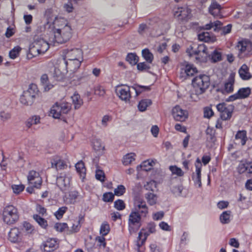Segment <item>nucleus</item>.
<instances>
[{"mask_svg":"<svg viewBox=\"0 0 252 252\" xmlns=\"http://www.w3.org/2000/svg\"><path fill=\"white\" fill-rule=\"evenodd\" d=\"M186 52L189 57L196 56L197 53V48L194 49V47L190 45L187 49Z\"/></svg>","mask_w":252,"mask_h":252,"instance_id":"obj_62","label":"nucleus"},{"mask_svg":"<svg viewBox=\"0 0 252 252\" xmlns=\"http://www.w3.org/2000/svg\"><path fill=\"white\" fill-rule=\"evenodd\" d=\"M38 88L35 84H31L28 90L24 91L20 98V102L25 105H31L38 93Z\"/></svg>","mask_w":252,"mask_h":252,"instance_id":"obj_3","label":"nucleus"},{"mask_svg":"<svg viewBox=\"0 0 252 252\" xmlns=\"http://www.w3.org/2000/svg\"><path fill=\"white\" fill-rule=\"evenodd\" d=\"M137 68L140 71H145L149 69L150 66L147 63L143 62L137 63Z\"/></svg>","mask_w":252,"mask_h":252,"instance_id":"obj_61","label":"nucleus"},{"mask_svg":"<svg viewBox=\"0 0 252 252\" xmlns=\"http://www.w3.org/2000/svg\"><path fill=\"white\" fill-rule=\"evenodd\" d=\"M63 7L64 10L67 13L72 12L74 10L72 3L69 0H68L67 3L63 4Z\"/></svg>","mask_w":252,"mask_h":252,"instance_id":"obj_57","label":"nucleus"},{"mask_svg":"<svg viewBox=\"0 0 252 252\" xmlns=\"http://www.w3.org/2000/svg\"><path fill=\"white\" fill-rule=\"evenodd\" d=\"M142 54L143 57L148 63H152L154 59V56L149 49H143Z\"/></svg>","mask_w":252,"mask_h":252,"instance_id":"obj_39","label":"nucleus"},{"mask_svg":"<svg viewBox=\"0 0 252 252\" xmlns=\"http://www.w3.org/2000/svg\"><path fill=\"white\" fill-rule=\"evenodd\" d=\"M57 247L58 244L54 239L47 240L42 245V248L44 252H52L54 251Z\"/></svg>","mask_w":252,"mask_h":252,"instance_id":"obj_20","label":"nucleus"},{"mask_svg":"<svg viewBox=\"0 0 252 252\" xmlns=\"http://www.w3.org/2000/svg\"><path fill=\"white\" fill-rule=\"evenodd\" d=\"M67 209V208L66 207H61L55 213L54 215L58 219H60L62 218L63 215L66 212Z\"/></svg>","mask_w":252,"mask_h":252,"instance_id":"obj_53","label":"nucleus"},{"mask_svg":"<svg viewBox=\"0 0 252 252\" xmlns=\"http://www.w3.org/2000/svg\"><path fill=\"white\" fill-rule=\"evenodd\" d=\"M252 46V43L250 41H240L238 42L237 45V49L239 51V54L250 52ZM240 56V55H239Z\"/></svg>","mask_w":252,"mask_h":252,"instance_id":"obj_23","label":"nucleus"},{"mask_svg":"<svg viewBox=\"0 0 252 252\" xmlns=\"http://www.w3.org/2000/svg\"><path fill=\"white\" fill-rule=\"evenodd\" d=\"M251 92V89L249 87L240 89L237 93L230 96L227 101H232L237 99L246 98L250 94Z\"/></svg>","mask_w":252,"mask_h":252,"instance_id":"obj_16","label":"nucleus"},{"mask_svg":"<svg viewBox=\"0 0 252 252\" xmlns=\"http://www.w3.org/2000/svg\"><path fill=\"white\" fill-rule=\"evenodd\" d=\"M221 6L216 1H213L209 7V12L214 17H220Z\"/></svg>","mask_w":252,"mask_h":252,"instance_id":"obj_22","label":"nucleus"},{"mask_svg":"<svg viewBox=\"0 0 252 252\" xmlns=\"http://www.w3.org/2000/svg\"><path fill=\"white\" fill-rule=\"evenodd\" d=\"M67 225L65 223H57L55 225V228L59 231H63L66 228H67Z\"/></svg>","mask_w":252,"mask_h":252,"instance_id":"obj_64","label":"nucleus"},{"mask_svg":"<svg viewBox=\"0 0 252 252\" xmlns=\"http://www.w3.org/2000/svg\"><path fill=\"white\" fill-rule=\"evenodd\" d=\"M83 59V53L79 48L72 49L67 51L65 58L63 59L65 64H69L71 65L73 60L76 59V66H78L79 64V60Z\"/></svg>","mask_w":252,"mask_h":252,"instance_id":"obj_7","label":"nucleus"},{"mask_svg":"<svg viewBox=\"0 0 252 252\" xmlns=\"http://www.w3.org/2000/svg\"><path fill=\"white\" fill-rule=\"evenodd\" d=\"M93 148L98 155H101L104 149V146L100 140L94 139L93 141Z\"/></svg>","mask_w":252,"mask_h":252,"instance_id":"obj_31","label":"nucleus"},{"mask_svg":"<svg viewBox=\"0 0 252 252\" xmlns=\"http://www.w3.org/2000/svg\"><path fill=\"white\" fill-rule=\"evenodd\" d=\"M95 178L97 180L101 182H103L105 180V174L101 170H96L95 172Z\"/></svg>","mask_w":252,"mask_h":252,"instance_id":"obj_56","label":"nucleus"},{"mask_svg":"<svg viewBox=\"0 0 252 252\" xmlns=\"http://www.w3.org/2000/svg\"><path fill=\"white\" fill-rule=\"evenodd\" d=\"M132 88L135 91L137 95H139L144 91L150 90L149 87L141 85H136L135 87H132Z\"/></svg>","mask_w":252,"mask_h":252,"instance_id":"obj_49","label":"nucleus"},{"mask_svg":"<svg viewBox=\"0 0 252 252\" xmlns=\"http://www.w3.org/2000/svg\"><path fill=\"white\" fill-rule=\"evenodd\" d=\"M152 103V101L150 99H145L141 100L138 105L139 111L141 112L145 111L147 108Z\"/></svg>","mask_w":252,"mask_h":252,"instance_id":"obj_33","label":"nucleus"},{"mask_svg":"<svg viewBox=\"0 0 252 252\" xmlns=\"http://www.w3.org/2000/svg\"><path fill=\"white\" fill-rule=\"evenodd\" d=\"M40 29L41 32L43 29L52 32L49 40L54 44L65 43L71 38L72 35V29L70 24L63 18H56L53 24L47 22Z\"/></svg>","mask_w":252,"mask_h":252,"instance_id":"obj_1","label":"nucleus"},{"mask_svg":"<svg viewBox=\"0 0 252 252\" xmlns=\"http://www.w3.org/2000/svg\"><path fill=\"white\" fill-rule=\"evenodd\" d=\"M222 25L221 23L219 21H216L214 22H210L209 24H207L203 26L202 28L203 30H209L213 29L215 32H218L220 30L221 32V34L225 35L231 32L232 26L231 24H228L226 26L223 27L221 28Z\"/></svg>","mask_w":252,"mask_h":252,"instance_id":"obj_8","label":"nucleus"},{"mask_svg":"<svg viewBox=\"0 0 252 252\" xmlns=\"http://www.w3.org/2000/svg\"><path fill=\"white\" fill-rule=\"evenodd\" d=\"M23 226L27 234H32L34 230L33 227L30 223L24 222Z\"/></svg>","mask_w":252,"mask_h":252,"instance_id":"obj_60","label":"nucleus"},{"mask_svg":"<svg viewBox=\"0 0 252 252\" xmlns=\"http://www.w3.org/2000/svg\"><path fill=\"white\" fill-rule=\"evenodd\" d=\"M94 94L100 96H103L105 94V91L102 87L98 86L94 88Z\"/></svg>","mask_w":252,"mask_h":252,"instance_id":"obj_58","label":"nucleus"},{"mask_svg":"<svg viewBox=\"0 0 252 252\" xmlns=\"http://www.w3.org/2000/svg\"><path fill=\"white\" fill-rule=\"evenodd\" d=\"M27 178L29 183L34 188L39 189L40 187L42 181L38 172L34 170L30 171Z\"/></svg>","mask_w":252,"mask_h":252,"instance_id":"obj_13","label":"nucleus"},{"mask_svg":"<svg viewBox=\"0 0 252 252\" xmlns=\"http://www.w3.org/2000/svg\"><path fill=\"white\" fill-rule=\"evenodd\" d=\"M198 39L200 41H204L206 42H214L216 40V38L208 32H203L198 35Z\"/></svg>","mask_w":252,"mask_h":252,"instance_id":"obj_29","label":"nucleus"},{"mask_svg":"<svg viewBox=\"0 0 252 252\" xmlns=\"http://www.w3.org/2000/svg\"><path fill=\"white\" fill-rule=\"evenodd\" d=\"M238 73L240 78L243 80H248L252 78V75L249 72V68L246 64H243L238 70Z\"/></svg>","mask_w":252,"mask_h":252,"instance_id":"obj_26","label":"nucleus"},{"mask_svg":"<svg viewBox=\"0 0 252 252\" xmlns=\"http://www.w3.org/2000/svg\"><path fill=\"white\" fill-rule=\"evenodd\" d=\"M126 60L130 64L134 65L138 62V57L135 54L130 53L127 55Z\"/></svg>","mask_w":252,"mask_h":252,"instance_id":"obj_46","label":"nucleus"},{"mask_svg":"<svg viewBox=\"0 0 252 252\" xmlns=\"http://www.w3.org/2000/svg\"><path fill=\"white\" fill-rule=\"evenodd\" d=\"M135 154L134 153H129L124 156L123 159V163L125 165H128L131 164L135 160Z\"/></svg>","mask_w":252,"mask_h":252,"instance_id":"obj_32","label":"nucleus"},{"mask_svg":"<svg viewBox=\"0 0 252 252\" xmlns=\"http://www.w3.org/2000/svg\"><path fill=\"white\" fill-rule=\"evenodd\" d=\"M114 207L118 210H123L125 208V204L122 200L118 199L114 202Z\"/></svg>","mask_w":252,"mask_h":252,"instance_id":"obj_55","label":"nucleus"},{"mask_svg":"<svg viewBox=\"0 0 252 252\" xmlns=\"http://www.w3.org/2000/svg\"><path fill=\"white\" fill-rule=\"evenodd\" d=\"M218 111L220 112V117L222 120H228L230 119L234 110V106L225 103H220L216 106Z\"/></svg>","mask_w":252,"mask_h":252,"instance_id":"obj_9","label":"nucleus"},{"mask_svg":"<svg viewBox=\"0 0 252 252\" xmlns=\"http://www.w3.org/2000/svg\"><path fill=\"white\" fill-rule=\"evenodd\" d=\"M41 54H42L41 49H39V48H36L35 44L33 42L30 47L28 55H31L32 56H36Z\"/></svg>","mask_w":252,"mask_h":252,"instance_id":"obj_41","label":"nucleus"},{"mask_svg":"<svg viewBox=\"0 0 252 252\" xmlns=\"http://www.w3.org/2000/svg\"><path fill=\"white\" fill-rule=\"evenodd\" d=\"M208 56H209V53L205 45L204 44L199 45L197 47V53L195 56L196 60L200 62H205L207 61Z\"/></svg>","mask_w":252,"mask_h":252,"instance_id":"obj_15","label":"nucleus"},{"mask_svg":"<svg viewBox=\"0 0 252 252\" xmlns=\"http://www.w3.org/2000/svg\"><path fill=\"white\" fill-rule=\"evenodd\" d=\"M116 93L121 99L126 102L129 101L131 97L130 88L127 86L123 85L117 87Z\"/></svg>","mask_w":252,"mask_h":252,"instance_id":"obj_14","label":"nucleus"},{"mask_svg":"<svg viewBox=\"0 0 252 252\" xmlns=\"http://www.w3.org/2000/svg\"><path fill=\"white\" fill-rule=\"evenodd\" d=\"M148 214V208L146 202L140 198L136 199L128 216V227L130 234L138 230L141 225L142 218L146 217Z\"/></svg>","mask_w":252,"mask_h":252,"instance_id":"obj_2","label":"nucleus"},{"mask_svg":"<svg viewBox=\"0 0 252 252\" xmlns=\"http://www.w3.org/2000/svg\"><path fill=\"white\" fill-rule=\"evenodd\" d=\"M246 140V131L245 130L239 131L235 135V144L243 146L245 144Z\"/></svg>","mask_w":252,"mask_h":252,"instance_id":"obj_28","label":"nucleus"},{"mask_svg":"<svg viewBox=\"0 0 252 252\" xmlns=\"http://www.w3.org/2000/svg\"><path fill=\"white\" fill-rule=\"evenodd\" d=\"M172 115L176 121L184 122L188 117V112L179 105H176L172 109Z\"/></svg>","mask_w":252,"mask_h":252,"instance_id":"obj_12","label":"nucleus"},{"mask_svg":"<svg viewBox=\"0 0 252 252\" xmlns=\"http://www.w3.org/2000/svg\"><path fill=\"white\" fill-rule=\"evenodd\" d=\"M192 83L196 93L202 94L209 86L210 78L206 75H199L192 80Z\"/></svg>","mask_w":252,"mask_h":252,"instance_id":"obj_5","label":"nucleus"},{"mask_svg":"<svg viewBox=\"0 0 252 252\" xmlns=\"http://www.w3.org/2000/svg\"><path fill=\"white\" fill-rule=\"evenodd\" d=\"M211 59L214 63L220 61L221 60V53L216 50L214 51L211 54Z\"/></svg>","mask_w":252,"mask_h":252,"instance_id":"obj_52","label":"nucleus"},{"mask_svg":"<svg viewBox=\"0 0 252 252\" xmlns=\"http://www.w3.org/2000/svg\"><path fill=\"white\" fill-rule=\"evenodd\" d=\"M53 75L56 79L60 80L63 78L64 73L59 68L54 67Z\"/></svg>","mask_w":252,"mask_h":252,"instance_id":"obj_50","label":"nucleus"},{"mask_svg":"<svg viewBox=\"0 0 252 252\" xmlns=\"http://www.w3.org/2000/svg\"><path fill=\"white\" fill-rule=\"evenodd\" d=\"M169 169L173 174L176 175L178 176H182L184 175V172L182 170L176 166H171Z\"/></svg>","mask_w":252,"mask_h":252,"instance_id":"obj_47","label":"nucleus"},{"mask_svg":"<svg viewBox=\"0 0 252 252\" xmlns=\"http://www.w3.org/2000/svg\"><path fill=\"white\" fill-rule=\"evenodd\" d=\"M75 168L80 176L84 178L86 174V168L83 162L80 161L77 162L75 165Z\"/></svg>","mask_w":252,"mask_h":252,"instance_id":"obj_35","label":"nucleus"},{"mask_svg":"<svg viewBox=\"0 0 252 252\" xmlns=\"http://www.w3.org/2000/svg\"><path fill=\"white\" fill-rule=\"evenodd\" d=\"M110 231L109 225L107 223H103L100 227V233L102 236L106 235Z\"/></svg>","mask_w":252,"mask_h":252,"instance_id":"obj_48","label":"nucleus"},{"mask_svg":"<svg viewBox=\"0 0 252 252\" xmlns=\"http://www.w3.org/2000/svg\"><path fill=\"white\" fill-rule=\"evenodd\" d=\"M71 177L69 174L61 173L57 177L56 184L62 191L67 190L70 186Z\"/></svg>","mask_w":252,"mask_h":252,"instance_id":"obj_11","label":"nucleus"},{"mask_svg":"<svg viewBox=\"0 0 252 252\" xmlns=\"http://www.w3.org/2000/svg\"><path fill=\"white\" fill-rule=\"evenodd\" d=\"M230 214L231 212L230 211H226L223 212L220 217V222L223 224L228 223L230 220Z\"/></svg>","mask_w":252,"mask_h":252,"instance_id":"obj_36","label":"nucleus"},{"mask_svg":"<svg viewBox=\"0 0 252 252\" xmlns=\"http://www.w3.org/2000/svg\"><path fill=\"white\" fill-rule=\"evenodd\" d=\"M183 189V187L181 185H176L171 187V191L175 195L177 196H180L182 195V191Z\"/></svg>","mask_w":252,"mask_h":252,"instance_id":"obj_44","label":"nucleus"},{"mask_svg":"<svg viewBox=\"0 0 252 252\" xmlns=\"http://www.w3.org/2000/svg\"><path fill=\"white\" fill-rule=\"evenodd\" d=\"M36 48L41 49V53H44L49 48V43L42 38L37 37L33 42Z\"/></svg>","mask_w":252,"mask_h":252,"instance_id":"obj_25","label":"nucleus"},{"mask_svg":"<svg viewBox=\"0 0 252 252\" xmlns=\"http://www.w3.org/2000/svg\"><path fill=\"white\" fill-rule=\"evenodd\" d=\"M72 102L74 105L75 109L79 108L83 104V100L80 98V96L78 94H74L71 96Z\"/></svg>","mask_w":252,"mask_h":252,"instance_id":"obj_34","label":"nucleus"},{"mask_svg":"<svg viewBox=\"0 0 252 252\" xmlns=\"http://www.w3.org/2000/svg\"><path fill=\"white\" fill-rule=\"evenodd\" d=\"M33 218L42 227L45 228L47 226L48 224L47 221L40 216L38 215H34L33 216Z\"/></svg>","mask_w":252,"mask_h":252,"instance_id":"obj_42","label":"nucleus"},{"mask_svg":"<svg viewBox=\"0 0 252 252\" xmlns=\"http://www.w3.org/2000/svg\"><path fill=\"white\" fill-rule=\"evenodd\" d=\"M237 170L240 174L252 173V162L241 161L238 166Z\"/></svg>","mask_w":252,"mask_h":252,"instance_id":"obj_21","label":"nucleus"},{"mask_svg":"<svg viewBox=\"0 0 252 252\" xmlns=\"http://www.w3.org/2000/svg\"><path fill=\"white\" fill-rule=\"evenodd\" d=\"M157 183L154 181L151 180L149 182H147L144 185V188L146 190H151L153 191H155L157 189Z\"/></svg>","mask_w":252,"mask_h":252,"instance_id":"obj_43","label":"nucleus"},{"mask_svg":"<svg viewBox=\"0 0 252 252\" xmlns=\"http://www.w3.org/2000/svg\"><path fill=\"white\" fill-rule=\"evenodd\" d=\"M145 198L150 205H154L157 203L158 197L156 194L151 192L145 194Z\"/></svg>","mask_w":252,"mask_h":252,"instance_id":"obj_38","label":"nucleus"},{"mask_svg":"<svg viewBox=\"0 0 252 252\" xmlns=\"http://www.w3.org/2000/svg\"><path fill=\"white\" fill-rule=\"evenodd\" d=\"M126 191V188L123 185H119L114 189V194L117 196L122 195Z\"/></svg>","mask_w":252,"mask_h":252,"instance_id":"obj_54","label":"nucleus"},{"mask_svg":"<svg viewBox=\"0 0 252 252\" xmlns=\"http://www.w3.org/2000/svg\"><path fill=\"white\" fill-rule=\"evenodd\" d=\"M78 196V192L75 190L69 191L65 194L64 197V200L66 204H74L76 202Z\"/></svg>","mask_w":252,"mask_h":252,"instance_id":"obj_27","label":"nucleus"},{"mask_svg":"<svg viewBox=\"0 0 252 252\" xmlns=\"http://www.w3.org/2000/svg\"><path fill=\"white\" fill-rule=\"evenodd\" d=\"M3 221L7 224L14 223L19 219L17 209L12 205L6 206L3 211Z\"/></svg>","mask_w":252,"mask_h":252,"instance_id":"obj_6","label":"nucleus"},{"mask_svg":"<svg viewBox=\"0 0 252 252\" xmlns=\"http://www.w3.org/2000/svg\"><path fill=\"white\" fill-rule=\"evenodd\" d=\"M40 117L38 116H33L30 118L26 122L25 124L27 127L30 128L32 125H36L40 123Z\"/></svg>","mask_w":252,"mask_h":252,"instance_id":"obj_37","label":"nucleus"},{"mask_svg":"<svg viewBox=\"0 0 252 252\" xmlns=\"http://www.w3.org/2000/svg\"><path fill=\"white\" fill-rule=\"evenodd\" d=\"M22 234L19 229L13 228L10 230L8 234V239L12 243H18L22 240Z\"/></svg>","mask_w":252,"mask_h":252,"instance_id":"obj_19","label":"nucleus"},{"mask_svg":"<svg viewBox=\"0 0 252 252\" xmlns=\"http://www.w3.org/2000/svg\"><path fill=\"white\" fill-rule=\"evenodd\" d=\"M71 109V104L68 102H56L51 107L50 114L54 118L60 119L63 115L67 114Z\"/></svg>","mask_w":252,"mask_h":252,"instance_id":"obj_4","label":"nucleus"},{"mask_svg":"<svg viewBox=\"0 0 252 252\" xmlns=\"http://www.w3.org/2000/svg\"><path fill=\"white\" fill-rule=\"evenodd\" d=\"M21 50V48L19 46L15 47L9 52V57L11 59H14L17 57Z\"/></svg>","mask_w":252,"mask_h":252,"instance_id":"obj_45","label":"nucleus"},{"mask_svg":"<svg viewBox=\"0 0 252 252\" xmlns=\"http://www.w3.org/2000/svg\"><path fill=\"white\" fill-rule=\"evenodd\" d=\"M156 225L154 223H150L148 224L146 229H142L138 234V238L142 239L143 243L147 239V237L152 233L156 232Z\"/></svg>","mask_w":252,"mask_h":252,"instance_id":"obj_17","label":"nucleus"},{"mask_svg":"<svg viewBox=\"0 0 252 252\" xmlns=\"http://www.w3.org/2000/svg\"><path fill=\"white\" fill-rule=\"evenodd\" d=\"M174 16L181 22H187L191 17V10L187 6L178 7L175 8Z\"/></svg>","mask_w":252,"mask_h":252,"instance_id":"obj_10","label":"nucleus"},{"mask_svg":"<svg viewBox=\"0 0 252 252\" xmlns=\"http://www.w3.org/2000/svg\"><path fill=\"white\" fill-rule=\"evenodd\" d=\"M195 166L196 167V174L194 175L201 176V170L202 167V164L199 158H197Z\"/></svg>","mask_w":252,"mask_h":252,"instance_id":"obj_59","label":"nucleus"},{"mask_svg":"<svg viewBox=\"0 0 252 252\" xmlns=\"http://www.w3.org/2000/svg\"><path fill=\"white\" fill-rule=\"evenodd\" d=\"M52 167L57 170L63 169L67 167L65 162L59 157H55L51 161Z\"/></svg>","mask_w":252,"mask_h":252,"instance_id":"obj_24","label":"nucleus"},{"mask_svg":"<svg viewBox=\"0 0 252 252\" xmlns=\"http://www.w3.org/2000/svg\"><path fill=\"white\" fill-rule=\"evenodd\" d=\"M12 188L15 193L19 194L24 190V186L22 185H14L12 186Z\"/></svg>","mask_w":252,"mask_h":252,"instance_id":"obj_63","label":"nucleus"},{"mask_svg":"<svg viewBox=\"0 0 252 252\" xmlns=\"http://www.w3.org/2000/svg\"><path fill=\"white\" fill-rule=\"evenodd\" d=\"M114 194L110 192H106L103 194L102 199L104 202H112L114 200Z\"/></svg>","mask_w":252,"mask_h":252,"instance_id":"obj_51","label":"nucleus"},{"mask_svg":"<svg viewBox=\"0 0 252 252\" xmlns=\"http://www.w3.org/2000/svg\"><path fill=\"white\" fill-rule=\"evenodd\" d=\"M181 69V74H183L182 77L192 76L197 72V68L193 65L189 64L187 62H185V64L183 65Z\"/></svg>","mask_w":252,"mask_h":252,"instance_id":"obj_18","label":"nucleus"},{"mask_svg":"<svg viewBox=\"0 0 252 252\" xmlns=\"http://www.w3.org/2000/svg\"><path fill=\"white\" fill-rule=\"evenodd\" d=\"M234 83V76L231 74L224 84V90L227 93H231L233 90V85Z\"/></svg>","mask_w":252,"mask_h":252,"instance_id":"obj_30","label":"nucleus"},{"mask_svg":"<svg viewBox=\"0 0 252 252\" xmlns=\"http://www.w3.org/2000/svg\"><path fill=\"white\" fill-rule=\"evenodd\" d=\"M155 162L153 161H150L149 160L143 161L139 167L142 170L145 171H150Z\"/></svg>","mask_w":252,"mask_h":252,"instance_id":"obj_40","label":"nucleus"}]
</instances>
